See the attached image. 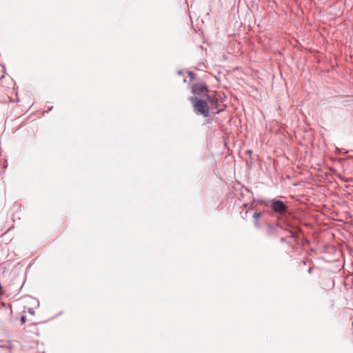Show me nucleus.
<instances>
[{
  "instance_id": "1",
  "label": "nucleus",
  "mask_w": 353,
  "mask_h": 353,
  "mask_svg": "<svg viewBox=\"0 0 353 353\" xmlns=\"http://www.w3.org/2000/svg\"><path fill=\"white\" fill-rule=\"evenodd\" d=\"M190 101L193 105V110L196 114L207 117L210 115V108L205 100L199 99L196 97H190Z\"/></svg>"
},
{
  "instance_id": "2",
  "label": "nucleus",
  "mask_w": 353,
  "mask_h": 353,
  "mask_svg": "<svg viewBox=\"0 0 353 353\" xmlns=\"http://www.w3.org/2000/svg\"><path fill=\"white\" fill-rule=\"evenodd\" d=\"M270 206L272 210L279 217L285 214L288 205L281 200L272 199L269 201Z\"/></svg>"
},
{
  "instance_id": "3",
  "label": "nucleus",
  "mask_w": 353,
  "mask_h": 353,
  "mask_svg": "<svg viewBox=\"0 0 353 353\" xmlns=\"http://www.w3.org/2000/svg\"><path fill=\"white\" fill-rule=\"evenodd\" d=\"M208 91V87L205 84H196L192 87V92L200 96L201 94H205Z\"/></svg>"
},
{
  "instance_id": "4",
  "label": "nucleus",
  "mask_w": 353,
  "mask_h": 353,
  "mask_svg": "<svg viewBox=\"0 0 353 353\" xmlns=\"http://www.w3.org/2000/svg\"><path fill=\"white\" fill-rule=\"evenodd\" d=\"M285 232H286L287 236L290 237V238H294V232L292 230H286Z\"/></svg>"
},
{
  "instance_id": "5",
  "label": "nucleus",
  "mask_w": 353,
  "mask_h": 353,
  "mask_svg": "<svg viewBox=\"0 0 353 353\" xmlns=\"http://www.w3.org/2000/svg\"><path fill=\"white\" fill-rule=\"evenodd\" d=\"M262 216V213L261 212H255L253 214V218L255 219V220H257L259 218H260L261 216Z\"/></svg>"
},
{
  "instance_id": "6",
  "label": "nucleus",
  "mask_w": 353,
  "mask_h": 353,
  "mask_svg": "<svg viewBox=\"0 0 353 353\" xmlns=\"http://www.w3.org/2000/svg\"><path fill=\"white\" fill-rule=\"evenodd\" d=\"M188 75L191 79H193L195 77V74L192 72H188Z\"/></svg>"
},
{
  "instance_id": "7",
  "label": "nucleus",
  "mask_w": 353,
  "mask_h": 353,
  "mask_svg": "<svg viewBox=\"0 0 353 353\" xmlns=\"http://www.w3.org/2000/svg\"><path fill=\"white\" fill-rule=\"evenodd\" d=\"M254 225H255V227H256V228H260V224H259V223L257 221V220H255V221H254Z\"/></svg>"
},
{
  "instance_id": "8",
  "label": "nucleus",
  "mask_w": 353,
  "mask_h": 353,
  "mask_svg": "<svg viewBox=\"0 0 353 353\" xmlns=\"http://www.w3.org/2000/svg\"><path fill=\"white\" fill-rule=\"evenodd\" d=\"M21 322H22V323H23H23H26V316H21Z\"/></svg>"
},
{
  "instance_id": "9",
  "label": "nucleus",
  "mask_w": 353,
  "mask_h": 353,
  "mask_svg": "<svg viewBox=\"0 0 353 353\" xmlns=\"http://www.w3.org/2000/svg\"><path fill=\"white\" fill-rule=\"evenodd\" d=\"M29 313L34 314V311L32 310V309L29 310Z\"/></svg>"
},
{
  "instance_id": "10",
  "label": "nucleus",
  "mask_w": 353,
  "mask_h": 353,
  "mask_svg": "<svg viewBox=\"0 0 353 353\" xmlns=\"http://www.w3.org/2000/svg\"><path fill=\"white\" fill-rule=\"evenodd\" d=\"M43 353H45L44 352Z\"/></svg>"
}]
</instances>
